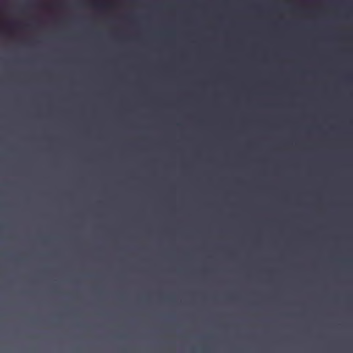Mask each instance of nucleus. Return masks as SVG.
<instances>
[{
  "mask_svg": "<svg viewBox=\"0 0 353 353\" xmlns=\"http://www.w3.org/2000/svg\"><path fill=\"white\" fill-rule=\"evenodd\" d=\"M348 283L349 353H353V237H348Z\"/></svg>",
  "mask_w": 353,
  "mask_h": 353,
  "instance_id": "obj_1",
  "label": "nucleus"
},
{
  "mask_svg": "<svg viewBox=\"0 0 353 353\" xmlns=\"http://www.w3.org/2000/svg\"><path fill=\"white\" fill-rule=\"evenodd\" d=\"M347 15H353V0H348Z\"/></svg>",
  "mask_w": 353,
  "mask_h": 353,
  "instance_id": "obj_2",
  "label": "nucleus"
}]
</instances>
